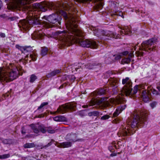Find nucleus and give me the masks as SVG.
Returning a JSON list of instances; mask_svg holds the SVG:
<instances>
[{"instance_id":"obj_27","label":"nucleus","mask_w":160,"mask_h":160,"mask_svg":"<svg viewBox=\"0 0 160 160\" xmlns=\"http://www.w3.org/2000/svg\"><path fill=\"white\" fill-rule=\"evenodd\" d=\"M10 157L9 154H5L2 155H0V159H4L8 158Z\"/></svg>"},{"instance_id":"obj_2","label":"nucleus","mask_w":160,"mask_h":160,"mask_svg":"<svg viewBox=\"0 0 160 160\" xmlns=\"http://www.w3.org/2000/svg\"><path fill=\"white\" fill-rule=\"evenodd\" d=\"M62 8L65 10L68 11V14L67 12L60 9V8L58 9L56 11L57 14L48 16L46 19L47 21L43 22L44 26L47 28L51 27L52 24L54 23L57 22L58 14H59L63 15L67 19L66 25V28L68 30L76 21L75 17L77 11L72 6H70L69 4L66 3L63 4Z\"/></svg>"},{"instance_id":"obj_41","label":"nucleus","mask_w":160,"mask_h":160,"mask_svg":"<svg viewBox=\"0 0 160 160\" xmlns=\"http://www.w3.org/2000/svg\"><path fill=\"white\" fill-rule=\"evenodd\" d=\"M0 36L2 38H4L5 37V33H1L0 34Z\"/></svg>"},{"instance_id":"obj_18","label":"nucleus","mask_w":160,"mask_h":160,"mask_svg":"<svg viewBox=\"0 0 160 160\" xmlns=\"http://www.w3.org/2000/svg\"><path fill=\"white\" fill-rule=\"evenodd\" d=\"M122 107H118L116 110L115 111L113 114V117H116L118 116L119 114L121 113L122 111V109L121 110Z\"/></svg>"},{"instance_id":"obj_24","label":"nucleus","mask_w":160,"mask_h":160,"mask_svg":"<svg viewBox=\"0 0 160 160\" xmlns=\"http://www.w3.org/2000/svg\"><path fill=\"white\" fill-rule=\"evenodd\" d=\"M30 57L32 59V60L33 61L36 60L37 57V54L36 52H32V54L30 55Z\"/></svg>"},{"instance_id":"obj_53","label":"nucleus","mask_w":160,"mask_h":160,"mask_svg":"<svg viewBox=\"0 0 160 160\" xmlns=\"http://www.w3.org/2000/svg\"><path fill=\"white\" fill-rule=\"evenodd\" d=\"M133 48H134V50H135L136 49V46H134V47H133Z\"/></svg>"},{"instance_id":"obj_49","label":"nucleus","mask_w":160,"mask_h":160,"mask_svg":"<svg viewBox=\"0 0 160 160\" xmlns=\"http://www.w3.org/2000/svg\"><path fill=\"white\" fill-rule=\"evenodd\" d=\"M2 2L0 1V9H1L2 6Z\"/></svg>"},{"instance_id":"obj_7","label":"nucleus","mask_w":160,"mask_h":160,"mask_svg":"<svg viewBox=\"0 0 160 160\" xmlns=\"http://www.w3.org/2000/svg\"><path fill=\"white\" fill-rule=\"evenodd\" d=\"M36 0H12L7 6L9 9H19L23 5L32 2Z\"/></svg>"},{"instance_id":"obj_11","label":"nucleus","mask_w":160,"mask_h":160,"mask_svg":"<svg viewBox=\"0 0 160 160\" xmlns=\"http://www.w3.org/2000/svg\"><path fill=\"white\" fill-rule=\"evenodd\" d=\"M29 126L31 128L33 132L36 133H38L40 132L45 133L48 130V128L45 127L43 125L32 124L29 125Z\"/></svg>"},{"instance_id":"obj_19","label":"nucleus","mask_w":160,"mask_h":160,"mask_svg":"<svg viewBox=\"0 0 160 160\" xmlns=\"http://www.w3.org/2000/svg\"><path fill=\"white\" fill-rule=\"evenodd\" d=\"M61 71L59 69L54 70L50 72L48 76V77L53 76L60 72Z\"/></svg>"},{"instance_id":"obj_12","label":"nucleus","mask_w":160,"mask_h":160,"mask_svg":"<svg viewBox=\"0 0 160 160\" xmlns=\"http://www.w3.org/2000/svg\"><path fill=\"white\" fill-rule=\"evenodd\" d=\"M94 33L95 35L98 36V37H100L101 35H102L110 37L113 38H117V36H116L115 37V35L110 31L105 32L104 31H99L96 32L95 31Z\"/></svg>"},{"instance_id":"obj_17","label":"nucleus","mask_w":160,"mask_h":160,"mask_svg":"<svg viewBox=\"0 0 160 160\" xmlns=\"http://www.w3.org/2000/svg\"><path fill=\"white\" fill-rule=\"evenodd\" d=\"M122 31L120 32L121 34L124 33V34L130 35L131 32L130 28L128 26H125L122 29Z\"/></svg>"},{"instance_id":"obj_50","label":"nucleus","mask_w":160,"mask_h":160,"mask_svg":"<svg viewBox=\"0 0 160 160\" xmlns=\"http://www.w3.org/2000/svg\"><path fill=\"white\" fill-rule=\"evenodd\" d=\"M23 129H24L23 128H22V134H25V133H26V132H25V131H23Z\"/></svg>"},{"instance_id":"obj_8","label":"nucleus","mask_w":160,"mask_h":160,"mask_svg":"<svg viewBox=\"0 0 160 160\" xmlns=\"http://www.w3.org/2000/svg\"><path fill=\"white\" fill-rule=\"evenodd\" d=\"M76 105L72 103H67L60 106L55 112H51L52 114H55L57 113H64L71 111L75 110Z\"/></svg>"},{"instance_id":"obj_15","label":"nucleus","mask_w":160,"mask_h":160,"mask_svg":"<svg viewBox=\"0 0 160 160\" xmlns=\"http://www.w3.org/2000/svg\"><path fill=\"white\" fill-rule=\"evenodd\" d=\"M56 145L60 148H67L72 146V143L70 142H65L61 143H57Z\"/></svg>"},{"instance_id":"obj_30","label":"nucleus","mask_w":160,"mask_h":160,"mask_svg":"<svg viewBox=\"0 0 160 160\" xmlns=\"http://www.w3.org/2000/svg\"><path fill=\"white\" fill-rule=\"evenodd\" d=\"M67 120L66 118L63 116H60V122H67Z\"/></svg>"},{"instance_id":"obj_6","label":"nucleus","mask_w":160,"mask_h":160,"mask_svg":"<svg viewBox=\"0 0 160 160\" xmlns=\"http://www.w3.org/2000/svg\"><path fill=\"white\" fill-rule=\"evenodd\" d=\"M38 15H35L34 12H30L28 15L27 20H23L20 21L18 26L20 28L26 31L28 30L31 25L33 24H38L40 23Z\"/></svg>"},{"instance_id":"obj_20","label":"nucleus","mask_w":160,"mask_h":160,"mask_svg":"<svg viewBox=\"0 0 160 160\" xmlns=\"http://www.w3.org/2000/svg\"><path fill=\"white\" fill-rule=\"evenodd\" d=\"M109 83L112 86H115L118 83V81L114 78H111L109 80Z\"/></svg>"},{"instance_id":"obj_45","label":"nucleus","mask_w":160,"mask_h":160,"mask_svg":"<svg viewBox=\"0 0 160 160\" xmlns=\"http://www.w3.org/2000/svg\"><path fill=\"white\" fill-rule=\"evenodd\" d=\"M119 107H122V108H121V110L122 109V111L123 110H124L126 106H125V105H124L122 106H120Z\"/></svg>"},{"instance_id":"obj_42","label":"nucleus","mask_w":160,"mask_h":160,"mask_svg":"<svg viewBox=\"0 0 160 160\" xmlns=\"http://www.w3.org/2000/svg\"><path fill=\"white\" fill-rule=\"evenodd\" d=\"M95 102L94 101H91V102L90 103H89V105L90 106H93L95 104Z\"/></svg>"},{"instance_id":"obj_33","label":"nucleus","mask_w":160,"mask_h":160,"mask_svg":"<svg viewBox=\"0 0 160 160\" xmlns=\"http://www.w3.org/2000/svg\"><path fill=\"white\" fill-rule=\"evenodd\" d=\"M136 54L138 56H143V52L142 51H138L136 52Z\"/></svg>"},{"instance_id":"obj_37","label":"nucleus","mask_w":160,"mask_h":160,"mask_svg":"<svg viewBox=\"0 0 160 160\" xmlns=\"http://www.w3.org/2000/svg\"><path fill=\"white\" fill-rule=\"evenodd\" d=\"M152 92L153 94L157 95L158 94V91L154 89H153V90H152Z\"/></svg>"},{"instance_id":"obj_40","label":"nucleus","mask_w":160,"mask_h":160,"mask_svg":"<svg viewBox=\"0 0 160 160\" xmlns=\"http://www.w3.org/2000/svg\"><path fill=\"white\" fill-rule=\"evenodd\" d=\"M129 58L131 59L133 57L134 55L132 53H131L129 54Z\"/></svg>"},{"instance_id":"obj_13","label":"nucleus","mask_w":160,"mask_h":160,"mask_svg":"<svg viewBox=\"0 0 160 160\" xmlns=\"http://www.w3.org/2000/svg\"><path fill=\"white\" fill-rule=\"evenodd\" d=\"M153 88L151 86H150L147 88V92L146 90L143 91L142 93V98L143 100L145 102H147L149 101V94L153 90Z\"/></svg>"},{"instance_id":"obj_47","label":"nucleus","mask_w":160,"mask_h":160,"mask_svg":"<svg viewBox=\"0 0 160 160\" xmlns=\"http://www.w3.org/2000/svg\"><path fill=\"white\" fill-rule=\"evenodd\" d=\"M44 116V115L43 114H42L39 115L38 116V118H41L42 117H43Z\"/></svg>"},{"instance_id":"obj_52","label":"nucleus","mask_w":160,"mask_h":160,"mask_svg":"<svg viewBox=\"0 0 160 160\" xmlns=\"http://www.w3.org/2000/svg\"><path fill=\"white\" fill-rule=\"evenodd\" d=\"M116 155V154L115 153H112V154H111V156L112 157L115 156Z\"/></svg>"},{"instance_id":"obj_31","label":"nucleus","mask_w":160,"mask_h":160,"mask_svg":"<svg viewBox=\"0 0 160 160\" xmlns=\"http://www.w3.org/2000/svg\"><path fill=\"white\" fill-rule=\"evenodd\" d=\"M48 104V103L47 102H44L42 103L40 106L38 108V109H40L41 108H43L44 106Z\"/></svg>"},{"instance_id":"obj_3","label":"nucleus","mask_w":160,"mask_h":160,"mask_svg":"<svg viewBox=\"0 0 160 160\" xmlns=\"http://www.w3.org/2000/svg\"><path fill=\"white\" fill-rule=\"evenodd\" d=\"M147 114L146 112L134 111L132 116L127 121L126 126L121 127L117 133L119 137H125L133 134L137 130V127L139 122L142 123L145 120Z\"/></svg>"},{"instance_id":"obj_46","label":"nucleus","mask_w":160,"mask_h":160,"mask_svg":"<svg viewBox=\"0 0 160 160\" xmlns=\"http://www.w3.org/2000/svg\"><path fill=\"white\" fill-rule=\"evenodd\" d=\"M141 88L142 89L145 88V85L143 84H142L140 86Z\"/></svg>"},{"instance_id":"obj_36","label":"nucleus","mask_w":160,"mask_h":160,"mask_svg":"<svg viewBox=\"0 0 160 160\" xmlns=\"http://www.w3.org/2000/svg\"><path fill=\"white\" fill-rule=\"evenodd\" d=\"M79 114L81 116H84L85 115L84 111H80L79 112Z\"/></svg>"},{"instance_id":"obj_35","label":"nucleus","mask_w":160,"mask_h":160,"mask_svg":"<svg viewBox=\"0 0 160 160\" xmlns=\"http://www.w3.org/2000/svg\"><path fill=\"white\" fill-rule=\"evenodd\" d=\"M53 120L57 122H60V116H57L54 118Z\"/></svg>"},{"instance_id":"obj_54","label":"nucleus","mask_w":160,"mask_h":160,"mask_svg":"<svg viewBox=\"0 0 160 160\" xmlns=\"http://www.w3.org/2000/svg\"><path fill=\"white\" fill-rule=\"evenodd\" d=\"M115 14H115L116 15H118V14L117 13L116 11H115Z\"/></svg>"},{"instance_id":"obj_25","label":"nucleus","mask_w":160,"mask_h":160,"mask_svg":"<svg viewBox=\"0 0 160 160\" xmlns=\"http://www.w3.org/2000/svg\"><path fill=\"white\" fill-rule=\"evenodd\" d=\"M88 115L89 116H98L99 115V113L97 111H93L91 112L88 113Z\"/></svg>"},{"instance_id":"obj_38","label":"nucleus","mask_w":160,"mask_h":160,"mask_svg":"<svg viewBox=\"0 0 160 160\" xmlns=\"http://www.w3.org/2000/svg\"><path fill=\"white\" fill-rule=\"evenodd\" d=\"M156 104L157 103L156 102H152L151 104V106L152 108H153L155 107L156 106Z\"/></svg>"},{"instance_id":"obj_4","label":"nucleus","mask_w":160,"mask_h":160,"mask_svg":"<svg viewBox=\"0 0 160 160\" xmlns=\"http://www.w3.org/2000/svg\"><path fill=\"white\" fill-rule=\"evenodd\" d=\"M122 83L125 85L121 90V95H119L118 97L115 99L111 98L108 100H107V98H102L96 101V102L97 104L103 108H106L113 105L123 103L125 100L122 97V96L124 94L126 96L130 95L131 92L132 82L129 78H126L125 79L122 80Z\"/></svg>"},{"instance_id":"obj_34","label":"nucleus","mask_w":160,"mask_h":160,"mask_svg":"<svg viewBox=\"0 0 160 160\" xmlns=\"http://www.w3.org/2000/svg\"><path fill=\"white\" fill-rule=\"evenodd\" d=\"M138 88V86H136L134 87V88L133 90L134 94H135L137 92Z\"/></svg>"},{"instance_id":"obj_14","label":"nucleus","mask_w":160,"mask_h":160,"mask_svg":"<svg viewBox=\"0 0 160 160\" xmlns=\"http://www.w3.org/2000/svg\"><path fill=\"white\" fill-rule=\"evenodd\" d=\"M43 36L41 30H37L32 34V38L33 39H39L41 38Z\"/></svg>"},{"instance_id":"obj_23","label":"nucleus","mask_w":160,"mask_h":160,"mask_svg":"<svg viewBox=\"0 0 160 160\" xmlns=\"http://www.w3.org/2000/svg\"><path fill=\"white\" fill-rule=\"evenodd\" d=\"M2 142L4 144H6L10 145L13 143V141L11 139H4L3 140Z\"/></svg>"},{"instance_id":"obj_16","label":"nucleus","mask_w":160,"mask_h":160,"mask_svg":"<svg viewBox=\"0 0 160 160\" xmlns=\"http://www.w3.org/2000/svg\"><path fill=\"white\" fill-rule=\"evenodd\" d=\"M76 135L74 134L69 133L67 135L66 137V139L67 140H70L72 142H75L77 140H76Z\"/></svg>"},{"instance_id":"obj_51","label":"nucleus","mask_w":160,"mask_h":160,"mask_svg":"<svg viewBox=\"0 0 160 160\" xmlns=\"http://www.w3.org/2000/svg\"><path fill=\"white\" fill-rule=\"evenodd\" d=\"M120 13H121V14H120L119 15L120 16H121L123 18L124 16L123 15L122 13V12H121Z\"/></svg>"},{"instance_id":"obj_32","label":"nucleus","mask_w":160,"mask_h":160,"mask_svg":"<svg viewBox=\"0 0 160 160\" xmlns=\"http://www.w3.org/2000/svg\"><path fill=\"white\" fill-rule=\"evenodd\" d=\"M47 131H48L49 133H53L55 132V131L54 130L51 129L49 128H48Z\"/></svg>"},{"instance_id":"obj_29","label":"nucleus","mask_w":160,"mask_h":160,"mask_svg":"<svg viewBox=\"0 0 160 160\" xmlns=\"http://www.w3.org/2000/svg\"><path fill=\"white\" fill-rule=\"evenodd\" d=\"M110 117V116L108 115H105L103 116L101 118V119L102 120H105L106 119H108Z\"/></svg>"},{"instance_id":"obj_5","label":"nucleus","mask_w":160,"mask_h":160,"mask_svg":"<svg viewBox=\"0 0 160 160\" xmlns=\"http://www.w3.org/2000/svg\"><path fill=\"white\" fill-rule=\"evenodd\" d=\"M9 70L0 68V82L5 81L9 82L16 79L20 74L19 71L22 69L21 67L18 68L13 64H10Z\"/></svg>"},{"instance_id":"obj_48","label":"nucleus","mask_w":160,"mask_h":160,"mask_svg":"<svg viewBox=\"0 0 160 160\" xmlns=\"http://www.w3.org/2000/svg\"><path fill=\"white\" fill-rule=\"evenodd\" d=\"M51 145V142H50L49 143H48V145H47V146H45L44 147H48L49 146H50ZM44 147H43V148ZM41 148V149L42 148Z\"/></svg>"},{"instance_id":"obj_26","label":"nucleus","mask_w":160,"mask_h":160,"mask_svg":"<svg viewBox=\"0 0 160 160\" xmlns=\"http://www.w3.org/2000/svg\"><path fill=\"white\" fill-rule=\"evenodd\" d=\"M37 77L34 74H32L30 77V82H33L37 79Z\"/></svg>"},{"instance_id":"obj_58","label":"nucleus","mask_w":160,"mask_h":160,"mask_svg":"<svg viewBox=\"0 0 160 160\" xmlns=\"http://www.w3.org/2000/svg\"><path fill=\"white\" fill-rule=\"evenodd\" d=\"M92 68H89L90 69H92Z\"/></svg>"},{"instance_id":"obj_55","label":"nucleus","mask_w":160,"mask_h":160,"mask_svg":"<svg viewBox=\"0 0 160 160\" xmlns=\"http://www.w3.org/2000/svg\"><path fill=\"white\" fill-rule=\"evenodd\" d=\"M96 92H93V94H96Z\"/></svg>"},{"instance_id":"obj_1","label":"nucleus","mask_w":160,"mask_h":160,"mask_svg":"<svg viewBox=\"0 0 160 160\" xmlns=\"http://www.w3.org/2000/svg\"><path fill=\"white\" fill-rule=\"evenodd\" d=\"M77 23V22L76 21L68 30V33L64 31L57 32V34L60 40L66 43L67 45H70L71 43L77 42L82 47L92 48H97L98 45L95 41L82 38L84 36V33L78 28Z\"/></svg>"},{"instance_id":"obj_9","label":"nucleus","mask_w":160,"mask_h":160,"mask_svg":"<svg viewBox=\"0 0 160 160\" xmlns=\"http://www.w3.org/2000/svg\"><path fill=\"white\" fill-rule=\"evenodd\" d=\"M32 7L34 10H40L42 12H45L48 8L51 9L54 8L53 5L51 2H43L41 4L35 3L32 5Z\"/></svg>"},{"instance_id":"obj_28","label":"nucleus","mask_w":160,"mask_h":160,"mask_svg":"<svg viewBox=\"0 0 160 160\" xmlns=\"http://www.w3.org/2000/svg\"><path fill=\"white\" fill-rule=\"evenodd\" d=\"M131 61V59L129 58H128L123 59L122 62L126 63H129Z\"/></svg>"},{"instance_id":"obj_44","label":"nucleus","mask_w":160,"mask_h":160,"mask_svg":"<svg viewBox=\"0 0 160 160\" xmlns=\"http://www.w3.org/2000/svg\"><path fill=\"white\" fill-rule=\"evenodd\" d=\"M121 56L120 55L117 56L116 58L115 59L116 60H118L120 59L121 58Z\"/></svg>"},{"instance_id":"obj_43","label":"nucleus","mask_w":160,"mask_h":160,"mask_svg":"<svg viewBox=\"0 0 160 160\" xmlns=\"http://www.w3.org/2000/svg\"><path fill=\"white\" fill-rule=\"evenodd\" d=\"M128 51H125L122 53V54L124 55H126L128 54Z\"/></svg>"},{"instance_id":"obj_57","label":"nucleus","mask_w":160,"mask_h":160,"mask_svg":"<svg viewBox=\"0 0 160 160\" xmlns=\"http://www.w3.org/2000/svg\"><path fill=\"white\" fill-rule=\"evenodd\" d=\"M116 8H115V11H116Z\"/></svg>"},{"instance_id":"obj_39","label":"nucleus","mask_w":160,"mask_h":160,"mask_svg":"<svg viewBox=\"0 0 160 160\" xmlns=\"http://www.w3.org/2000/svg\"><path fill=\"white\" fill-rule=\"evenodd\" d=\"M119 122V121L118 118L115 119L113 121V122L114 123H118Z\"/></svg>"},{"instance_id":"obj_22","label":"nucleus","mask_w":160,"mask_h":160,"mask_svg":"<svg viewBox=\"0 0 160 160\" xmlns=\"http://www.w3.org/2000/svg\"><path fill=\"white\" fill-rule=\"evenodd\" d=\"M25 148H33L35 147V145L34 143H26L23 146Z\"/></svg>"},{"instance_id":"obj_56","label":"nucleus","mask_w":160,"mask_h":160,"mask_svg":"<svg viewBox=\"0 0 160 160\" xmlns=\"http://www.w3.org/2000/svg\"><path fill=\"white\" fill-rule=\"evenodd\" d=\"M28 57V55H27L26 57V58H25V59L26 60V58L27 57Z\"/></svg>"},{"instance_id":"obj_10","label":"nucleus","mask_w":160,"mask_h":160,"mask_svg":"<svg viewBox=\"0 0 160 160\" xmlns=\"http://www.w3.org/2000/svg\"><path fill=\"white\" fill-rule=\"evenodd\" d=\"M155 42L153 38L150 39L143 42L142 44V48H140L142 50L146 51L151 52L154 49Z\"/></svg>"},{"instance_id":"obj_21","label":"nucleus","mask_w":160,"mask_h":160,"mask_svg":"<svg viewBox=\"0 0 160 160\" xmlns=\"http://www.w3.org/2000/svg\"><path fill=\"white\" fill-rule=\"evenodd\" d=\"M48 51V49L46 47H42L41 50V54L42 56L46 55Z\"/></svg>"}]
</instances>
